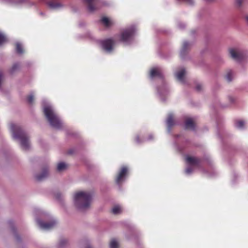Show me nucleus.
<instances>
[{
  "label": "nucleus",
  "mask_w": 248,
  "mask_h": 248,
  "mask_svg": "<svg viewBox=\"0 0 248 248\" xmlns=\"http://www.w3.org/2000/svg\"><path fill=\"white\" fill-rule=\"evenodd\" d=\"M16 51L18 54H22L23 53V49L21 45L17 42L16 44Z\"/></svg>",
  "instance_id": "nucleus-24"
},
{
  "label": "nucleus",
  "mask_w": 248,
  "mask_h": 248,
  "mask_svg": "<svg viewBox=\"0 0 248 248\" xmlns=\"http://www.w3.org/2000/svg\"><path fill=\"white\" fill-rule=\"evenodd\" d=\"M42 104L45 115L50 125L54 128L60 129L62 126V123L52 106L46 100H43Z\"/></svg>",
  "instance_id": "nucleus-2"
},
{
  "label": "nucleus",
  "mask_w": 248,
  "mask_h": 248,
  "mask_svg": "<svg viewBox=\"0 0 248 248\" xmlns=\"http://www.w3.org/2000/svg\"><path fill=\"white\" fill-rule=\"evenodd\" d=\"M202 89V85L198 84L196 86V89L198 91H200Z\"/></svg>",
  "instance_id": "nucleus-34"
},
{
  "label": "nucleus",
  "mask_w": 248,
  "mask_h": 248,
  "mask_svg": "<svg viewBox=\"0 0 248 248\" xmlns=\"http://www.w3.org/2000/svg\"><path fill=\"white\" fill-rule=\"evenodd\" d=\"M48 5L49 8L52 9H57L63 6V5L60 3L54 1L49 2L48 3Z\"/></svg>",
  "instance_id": "nucleus-17"
},
{
  "label": "nucleus",
  "mask_w": 248,
  "mask_h": 248,
  "mask_svg": "<svg viewBox=\"0 0 248 248\" xmlns=\"http://www.w3.org/2000/svg\"><path fill=\"white\" fill-rule=\"evenodd\" d=\"M67 242V241L65 239H62L61 240L58 245L59 248H62L63 246L66 244Z\"/></svg>",
  "instance_id": "nucleus-30"
},
{
  "label": "nucleus",
  "mask_w": 248,
  "mask_h": 248,
  "mask_svg": "<svg viewBox=\"0 0 248 248\" xmlns=\"http://www.w3.org/2000/svg\"><path fill=\"white\" fill-rule=\"evenodd\" d=\"M232 78L233 73L232 71H230L227 73L226 75V79L228 81L230 82L232 80Z\"/></svg>",
  "instance_id": "nucleus-25"
},
{
  "label": "nucleus",
  "mask_w": 248,
  "mask_h": 248,
  "mask_svg": "<svg viewBox=\"0 0 248 248\" xmlns=\"http://www.w3.org/2000/svg\"><path fill=\"white\" fill-rule=\"evenodd\" d=\"M135 141L136 142L139 144V143H140L141 142H142L143 141H144L143 140H140V137L139 136H136V139H135Z\"/></svg>",
  "instance_id": "nucleus-33"
},
{
  "label": "nucleus",
  "mask_w": 248,
  "mask_h": 248,
  "mask_svg": "<svg viewBox=\"0 0 248 248\" xmlns=\"http://www.w3.org/2000/svg\"><path fill=\"white\" fill-rule=\"evenodd\" d=\"M6 41L5 36L0 32V46L3 44Z\"/></svg>",
  "instance_id": "nucleus-27"
},
{
  "label": "nucleus",
  "mask_w": 248,
  "mask_h": 248,
  "mask_svg": "<svg viewBox=\"0 0 248 248\" xmlns=\"http://www.w3.org/2000/svg\"><path fill=\"white\" fill-rule=\"evenodd\" d=\"M235 126L239 129H242L245 127V122L243 120L237 121L235 123Z\"/></svg>",
  "instance_id": "nucleus-18"
},
{
  "label": "nucleus",
  "mask_w": 248,
  "mask_h": 248,
  "mask_svg": "<svg viewBox=\"0 0 248 248\" xmlns=\"http://www.w3.org/2000/svg\"><path fill=\"white\" fill-rule=\"evenodd\" d=\"M246 0H235V4L237 7H240L245 3Z\"/></svg>",
  "instance_id": "nucleus-26"
},
{
  "label": "nucleus",
  "mask_w": 248,
  "mask_h": 248,
  "mask_svg": "<svg viewBox=\"0 0 248 248\" xmlns=\"http://www.w3.org/2000/svg\"><path fill=\"white\" fill-rule=\"evenodd\" d=\"M179 1H183L186 4L192 5L194 3V0H178Z\"/></svg>",
  "instance_id": "nucleus-28"
},
{
  "label": "nucleus",
  "mask_w": 248,
  "mask_h": 248,
  "mask_svg": "<svg viewBox=\"0 0 248 248\" xmlns=\"http://www.w3.org/2000/svg\"><path fill=\"white\" fill-rule=\"evenodd\" d=\"M190 44L187 42L185 41L183 43L182 48L180 52V55L182 58L184 57V55L186 54V51L188 49V48L190 47Z\"/></svg>",
  "instance_id": "nucleus-15"
},
{
  "label": "nucleus",
  "mask_w": 248,
  "mask_h": 248,
  "mask_svg": "<svg viewBox=\"0 0 248 248\" xmlns=\"http://www.w3.org/2000/svg\"><path fill=\"white\" fill-rule=\"evenodd\" d=\"M48 176V170L47 167L42 169L41 172L35 174V178L38 181H42L46 178Z\"/></svg>",
  "instance_id": "nucleus-12"
},
{
  "label": "nucleus",
  "mask_w": 248,
  "mask_h": 248,
  "mask_svg": "<svg viewBox=\"0 0 248 248\" xmlns=\"http://www.w3.org/2000/svg\"><path fill=\"white\" fill-rule=\"evenodd\" d=\"M154 138V136L152 134H150L149 135V136H148V138L147 139V140H153Z\"/></svg>",
  "instance_id": "nucleus-36"
},
{
  "label": "nucleus",
  "mask_w": 248,
  "mask_h": 248,
  "mask_svg": "<svg viewBox=\"0 0 248 248\" xmlns=\"http://www.w3.org/2000/svg\"><path fill=\"white\" fill-rule=\"evenodd\" d=\"M101 22L107 27H109L112 24L111 21L108 18L106 17L102 18Z\"/></svg>",
  "instance_id": "nucleus-22"
},
{
  "label": "nucleus",
  "mask_w": 248,
  "mask_h": 248,
  "mask_svg": "<svg viewBox=\"0 0 248 248\" xmlns=\"http://www.w3.org/2000/svg\"><path fill=\"white\" fill-rule=\"evenodd\" d=\"M230 101H231V102H233V99H232V97H230Z\"/></svg>",
  "instance_id": "nucleus-40"
},
{
  "label": "nucleus",
  "mask_w": 248,
  "mask_h": 248,
  "mask_svg": "<svg viewBox=\"0 0 248 248\" xmlns=\"http://www.w3.org/2000/svg\"><path fill=\"white\" fill-rule=\"evenodd\" d=\"M19 67V64L18 63L14 64L12 68L11 69V73H13L15 71H16L17 69H18Z\"/></svg>",
  "instance_id": "nucleus-29"
},
{
  "label": "nucleus",
  "mask_w": 248,
  "mask_h": 248,
  "mask_svg": "<svg viewBox=\"0 0 248 248\" xmlns=\"http://www.w3.org/2000/svg\"><path fill=\"white\" fill-rule=\"evenodd\" d=\"M150 77L151 78H153L155 77H158L161 79H163V75L161 68L158 67H156L151 69L150 73Z\"/></svg>",
  "instance_id": "nucleus-9"
},
{
  "label": "nucleus",
  "mask_w": 248,
  "mask_h": 248,
  "mask_svg": "<svg viewBox=\"0 0 248 248\" xmlns=\"http://www.w3.org/2000/svg\"><path fill=\"white\" fill-rule=\"evenodd\" d=\"M157 93L159 96V97L162 101H165L162 96H166L169 93V89L166 83H163L162 85L157 88Z\"/></svg>",
  "instance_id": "nucleus-10"
},
{
  "label": "nucleus",
  "mask_w": 248,
  "mask_h": 248,
  "mask_svg": "<svg viewBox=\"0 0 248 248\" xmlns=\"http://www.w3.org/2000/svg\"><path fill=\"white\" fill-rule=\"evenodd\" d=\"M109 247L110 248H118V242L115 239H112L110 242Z\"/></svg>",
  "instance_id": "nucleus-23"
},
{
  "label": "nucleus",
  "mask_w": 248,
  "mask_h": 248,
  "mask_svg": "<svg viewBox=\"0 0 248 248\" xmlns=\"http://www.w3.org/2000/svg\"><path fill=\"white\" fill-rule=\"evenodd\" d=\"M36 221L40 228L44 230H48L52 229L56 223L55 220H52L49 222H44L41 220L37 219Z\"/></svg>",
  "instance_id": "nucleus-8"
},
{
  "label": "nucleus",
  "mask_w": 248,
  "mask_h": 248,
  "mask_svg": "<svg viewBox=\"0 0 248 248\" xmlns=\"http://www.w3.org/2000/svg\"><path fill=\"white\" fill-rule=\"evenodd\" d=\"M86 248H92L90 246H88Z\"/></svg>",
  "instance_id": "nucleus-41"
},
{
  "label": "nucleus",
  "mask_w": 248,
  "mask_h": 248,
  "mask_svg": "<svg viewBox=\"0 0 248 248\" xmlns=\"http://www.w3.org/2000/svg\"><path fill=\"white\" fill-rule=\"evenodd\" d=\"M245 18L247 23H248V16H246Z\"/></svg>",
  "instance_id": "nucleus-38"
},
{
  "label": "nucleus",
  "mask_w": 248,
  "mask_h": 248,
  "mask_svg": "<svg viewBox=\"0 0 248 248\" xmlns=\"http://www.w3.org/2000/svg\"><path fill=\"white\" fill-rule=\"evenodd\" d=\"M178 26L180 29H183L185 27V25L182 23H179L178 24Z\"/></svg>",
  "instance_id": "nucleus-35"
},
{
  "label": "nucleus",
  "mask_w": 248,
  "mask_h": 248,
  "mask_svg": "<svg viewBox=\"0 0 248 248\" xmlns=\"http://www.w3.org/2000/svg\"><path fill=\"white\" fill-rule=\"evenodd\" d=\"M92 197L93 194L91 192L78 191L74 196V205L78 210L84 211L90 208Z\"/></svg>",
  "instance_id": "nucleus-1"
},
{
  "label": "nucleus",
  "mask_w": 248,
  "mask_h": 248,
  "mask_svg": "<svg viewBox=\"0 0 248 248\" xmlns=\"http://www.w3.org/2000/svg\"><path fill=\"white\" fill-rule=\"evenodd\" d=\"M10 129L13 133V138L20 140L21 148L27 150L30 148L29 139L27 134L24 132L21 126L17 124H10Z\"/></svg>",
  "instance_id": "nucleus-3"
},
{
  "label": "nucleus",
  "mask_w": 248,
  "mask_h": 248,
  "mask_svg": "<svg viewBox=\"0 0 248 248\" xmlns=\"http://www.w3.org/2000/svg\"><path fill=\"white\" fill-rule=\"evenodd\" d=\"M122 211V208L120 205H115L112 209V212L114 215H118Z\"/></svg>",
  "instance_id": "nucleus-19"
},
{
  "label": "nucleus",
  "mask_w": 248,
  "mask_h": 248,
  "mask_svg": "<svg viewBox=\"0 0 248 248\" xmlns=\"http://www.w3.org/2000/svg\"><path fill=\"white\" fill-rule=\"evenodd\" d=\"M185 127L186 129H189L192 130H195V125L191 118H188L186 120Z\"/></svg>",
  "instance_id": "nucleus-16"
},
{
  "label": "nucleus",
  "mask_w": 248,
  "mask_h": 248,
  "mask_svg": "<svg viewBox=\"0 0 248 248\" xmlns=\"http://www.w3.org/2000/svg\"><path fill=\"white\" fill-rule=\"evenodd\" d=\"M67 165L64 162H60L57 165V169L59 171H62L65 170Z\"/></svg>",
  "instance_id": "nucleus-21"
},
{
  "label": "nucleus",
  "mask_w": 248,
  "mask_h": 248,
  "mask_svg": "<svg viewBox=\"0 0 248 248\" xmlns=\"http://www.w3.org/2000/svg\"><path fill=\"white\" fill-rule=\"evenodd\" d=\"M115 45V42L112 39H106L101 41L103 49L107 53L111 52Z\"/></svg>",
  "instance_id": "nucleus-7"
},
{
  "label": "nucleus",
  "mask_w": 248,
  "mask_h": 248,
  "mask_svg": "<svg viewBox=\"0 0 248 248\" xmlns=\"http://www.w3.org/2000/svg\"><path fill=\"white\" fill-rule=\"evenodd\" d=\"M34 99V96L32 94H31L28 97L27 100L28 103L31 104L32 103Z\"/></svg>",
  "instance_id": "nucleus-31"
},
{
  "label": "nucleus",
  "mask_w": 248,
  "mask_h": 248,
  "mask_svg": "<svg viewBox=\"0 0 248 248\" xmlns=\"http://www.w3.org/2000/svg\"><path fill=\"white\" fill-rule=\"evenodd\" d=\"M73 153V151L72 150H69V151H68V154H72Z\"/></svg>",
  "instance_id": "nucleus-37"
},
{
  "label": "nucleus",
  "mask_w": 248,
  "mask_h": 248,
  "mask_svg": "<svg viewBox=\"0 0 248 248\" xmlns=\"http://www.w3.org/2000/svg\"><path fill=\"white\" fill-rule=\"evenodd\" d=\"M63 197L62 195L60 193H57L55 194V198L58 200H61Z\"/></svg>",
  "instance_id": "nucleus-32"
},
{
  "label": "nucleus",
  "mask_w": 248,
  "mask_h": 248,
  "mask_svg": "<svg viewBox=\"0 0 248 248\" xmlns=\"http://www.w3.org/2000/svg\"><path fill=\"white\" fill-rule=\"evenodd\" d=\"M186 74V70L184 68H182L180 70L175 73L176 78L181 83H184V76Z\"/></svg>",
  "instance_id": "nucleus-13"
},
{
  "label": "nucleus",
  "mask_w": 248,
  "mask_h": 248,
  "mask_svg": "<svg viewBox=\"0 0 248 248\" xmlns=\"http://www.w3.org/2000/svg\"><path fill=\"white\" fill-rule=\"evenodd\" d=\"M9 224L12 225L13 224V222L12 221H9Z\"/></svg>",
  "instance_id": "nucleus-39"
},
{
  "label": "nucleus",
  "mask_w": 248,
  "mask_h": 248,
  "mask_svg": "<svg viewBox=\"0 0 248 248\" xmlns=\"http://www.w3.org/2000/svg\"><path fill=\"white\" fill-rule=\"evenodd\" d=\"M136 29L135 26H131L124 30L121 34L120 39L126 45L130 44L134 38Z\"/></svg>",
  "instance_id": "nucleus-4"
},
{
  "label": "nucleus",
  "mask_w": 248,
  "mask_h": 248,
  "mask_svg": "<svg viewBox=\"0 0 248 248\" xmlns=\"http://www.w3.org/2000/svg\"><path fill=\"white\" fill-rule=\"evenodd\" d=\"M127 172V167L125 166L123 167L116 179V182L117 184L120 185L123 181H124Z\"/></svg>",
  "instance_id": "nucleus-11"
},
{
  "label": "nucleus",
  "mask_w": 248,
  "mask_h": 248,
  "mask_svg": "<svg viewBox=\"0 0 248 248\" xmlns=\"http://www.w3.org/2000/svg\"><path fill=\"white\" fill-rule=\"evenodd\" d=\"M166 124L168 131V132H170L171 127L175 124V122L173 120V117L172 114H170L169 115L166 121Z\"/></svg>",
  "instance_id": "nucleus-14"
},
{
  "label": "nucleus",
  "mask_w": 248,
  "mask_h": 248,
  "mask_svg": "<svg viewBox=\"0 0 248 248\" xmlns=\"http://www.w3.org/2000/svg\"><path fill=\"white\" fill-rule=\"evenodd\" d=\"M229 52L231 57L238 62L244 60L247 57V52L238 47L230 48Z\"/></svg>",
  "instance_id": "nucleus-5"
},
{
  "label": "nucleus",
  "mask_w": 248,
  "mask_h": 248,
  "mask_svg": "<svg viewBox=\"0 0 248 248\" xmlns=\"http://www.w3.org/2000/svg\"><path fill=\"white\" fill-rule=\"evenodd\" d=\"M8 2L14 5H19L24 3L27 0H7Z\"/></svg>",
  "instance_id": "nucleus-20"
},
{
  "label": "nucleus",
  "mask_w": 248,
  "mask_h": 248,
  "mask_svg": "<svg viewBox=\"0 0 248 248\" xmlns=\"http://www.w3.org/2000/svg\"><path fill=\"white\" fill-rule=\"evenodd\" d=\"M186 160L189 166L187 167L185 170V173L187 175H190L193 171V167L196 166H199L200 160L198 158L186 155Z\"/></svg>",
  "instance_id": "nucleus-6"
}]
</instances>
